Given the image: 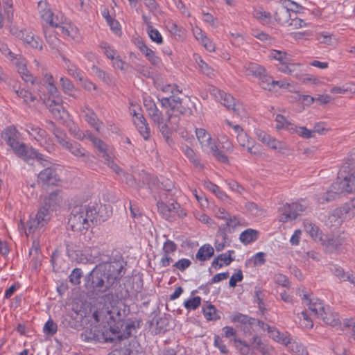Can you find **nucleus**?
Instances as JSON below:
<instances>
[{"label": "nucleus", "mask_w": 355, "mask_h": 355, "mask_svg": "<svg viewBox=\"0 0 355 355\" xmlns=\"http://www.w3.org/2000/svg\"><path fill=\"white\" fill-rule=\"evenodd\" d=\"M201 304V298L199 296L193 297L184 302V307L188 310H196Z\"/></svg>", "instance_id": "obj_53"}, {"label": "nucleus", "mask_w": 355, "mask_h": 355, "mask_svg": "<svg viewBox=\"0 0 355 355\" xmlns=\"http://www.w3.org/2000/svg\"><path fill=\"white\" fill-rule=\"evenodd\" d=\"M306 209V207L297 202L286 204L282 208V217L280 220L286 223L289 220L295 219Z\"/></svg>", "instance_id": "obj_18"}, {"label": "nucleus", "mask_w": 355, "mask_h": 355, "mask_svg": "<svg viewBox=\"0 0 355 355\" xmlns=\"http://www.w3.org/2000/svg\"><path fill=\"white\" fill-rule=\"evenodd\" d=\"M58 330L57 324L53 321V320L49 319L44 324L43 331L47 335L53 336L54 335Z\"/></svg>", "instance_id": "obj_56"}, {"label": "nucleus", "mask_w": 355, "mask_h": 355, "mask_svg": "<svg viewBox=\"0 0 355 355\" xmlns=\"http://www.w3.org/2000/svg\"><path fill=\"white\" fill-rule=\"evenodd\" d=\"M82 256H85V257H81L80 262L83 263H94L97 262H99V263H107V261H104V259L109 257L107 254H105L104 250H101L98 247L85 249Z\"/></svg>", "instance_id": "obj_17"}, {"label": "nucleus", "mask_w": 355, "mask_h": 355, "mask_svg": "<svg viewBox=\"0 0 355 355\" xmlns=\"http://www.w3.org/2000/svg\"><path fill=\"white\" fill-rule=\"evenodd\" d=\"M287 53L285 51L274 50L271 52L270 56L274 59L279 60L282 63H287L289 61Z\"/></svg>", "instance_id": "obj_58"}, {"label": "nucleus", "mask_w": 355, "mask_h": 355, "mask_svg": "<svg viewBox=\"0 0 355 355\" xmlns=\"http://www.w3.org/2000/svg\"><path fill=\"white\" fill-rule=\"evenodd\" d=\"M232 320L239 324V327L245 335H251L259 329L264 331L266 326V324L263 321L241 313L234 315Z\"/></svg>", "instance_id": "obj_7"}, {"label": "nucleus", "mask_w": 355, "mask_h": 355, "mask_svg": "<svg viewBox=\"0 0 355 355\" xmlns=\"http://www.w3.org/2000/svg\"><path fill=\"white\" fill-rule=\"evenodd\" d=\"M225 123L232 128L234 134L236 135L238 142L241 146H248L249 144L252 142V140L250 139L247 134L243 132V128L239 124L236 123V122L225 119Z\"/></svg>", "instance_id": "obj_25"}, {"label": "nucleus", "mask_w": 355, "mask_h": 355, "mask_svg": "<svg viewBox=\"0 0 355 355\" xmlns=\"http://www.w3.org/2000/svg\"><path fill=\"white\" fill-rule=\"evenodd\" d=\"M137 289L130 291L131 286V279L127 280L123 284H120L119 288L115 291L116 298L122 300H126L130 297H137L138 294L141 292L143 288V280L141 279H137L136 282Z\"/></svg>", "instance_id": "obj_15"}, {"label": "nucleus", "mask_w": 355, "mask_h": 355, "mask_svg": "<svg viewBox=\"0 0 355 355\" xmlns=\"http://www.w3.org/2000/svg\"><path fill=\"white\" fill-rule=\"evenodd\" d=\"M38 82L41 83V86H42V90H43L42 92H38L40 97H41V94H44V93H45L44 87L46 88L48 92L51 95H55L58 93V89L55 87V85H54L53 78L51 75L45 73L44 75V78H42V80L40 79H38ZM33 91L36 92V90H33Z\"/></svg>", "instance_id": "obj_26"}, {"label": "nucleus", "mask_w": 355, "mask_h": 355, "mask_svg": "<svg viewBox=\"0 0 355 355\" xmlns=\"http://www.w3.org/2000/svg\"><path fill=\"white\" fill-rule=\"evenodd\" d=\"M15 93L19 98H23L24 103L26 104H30L37 101V98L35 95L25 89H16Z\"/></svg>", "instance_id": "obj_43"}, {"label": "nucleus", "mask_w": 355, "mask_h": 355, "mask_svg": "<svg viewBox=\"0 0 355 355\" xmlns=\"http://www.w3.org/2000/svg\"><path fill=\"white\" fill-rule=\"evenodd\" d=\"M183 151L187 157L189 159V160L194 164V166L197 167L200 166L202 168V165L200 164L197 156L196 155V153L192 148L186 146L183 148Z\"/></svg>", "instance_id": "obj_52"}, {"label": "nucleus", "mask_w": 355, "mask_h": 355, "mask_svg": "<svg viewBox=\"0 0 355 355\" xmlns=\"http://www.w3.org/2000/svg\"><path fill=\"white\" fill-rule=\"evenodd\" d=\"M60 83L62 85V90L67 94L72 96L71 92L74 90L75 87L72 82L67 78L62 77L60 78Z\"/></svg>", "instance_id": "obj_54"}, {"label": "nucleus", "mask_w": 355, "mask_h": 355, "mask_svg": "<svg viewBox=\"0 0 355 355\" xmlns=\"http://www.w3.org/2000/svg\"><path fill=\"white\" fill-rule=\"evenodd\" d=\"M320 318L330 326L336 327L340 324L338 314L332 311L329 307H327V311Z\"/></svg>", "instance_id": "obj_34"}, {"label": "nucleus", "mask_w": 355, "mask_h": 355, "mask_svg": "<svg viewBox=\"0 0 355 355\" xmlns=\"http://www.w3.org/2000/svg\"><path fill=\"white\" fill-rule=\"evenodd\" d=\"M86 109L88 110V112L85 115L86 121L96 131H100L101 123L99 122L96 113L88 107H86Z\"/></svg>", "instance_id": "obj_39"}, {"label": "nucleus", "mask_w": 355, "mask_h": 355, "mask_svg": "<svg viewBox=\"0 0 355 355\" xmlns=\"http://www.w3.org/2000/svg\"><path fill=\"white\" fill-rule=\"evenodd\" d=\"M139 134L145 140H148L150 137V130L148 123H144V125H136Z\"/></svg>", "instance_id": "obj_63"}, {"label": "nucleus", "mask_w": 355, "mask_h": 355, "mask_svg": "<svg viewBox=\"0 0 355 355\" xmlns=\"http://www.w3.org/2000/svg\"><path fill=\"white\" fill-rule=\"evenodd\" d=\"M120 324L121 328H123V331H121V339H125L130 337L133 331H136L137 329L139 328V324L135 321H130L126 323L118 322L117 325Z\"/></svg>", "instance_id": "obj_33"}, {"label": "nucleus", "mask_w": 355, "mask_h": 355, "mask_svg": "<svg viewBox=\"0 0 355 355\" xmlns=\"http://www.w3.org/2000/svg\"><path fill=\"white\" fill-rule=\"evenodd\" d=\"M150 119L157 125L162 136L166 139V142L170 145L173 143V139L171 137L172 128L171 124L168 122V115L164 119L162 112L159 110L157 107H155L152 111L148 113Z\"/></svg>", "instance_id": "obj_10"}, {"label": "nucleus", "mask_w": 355, "mask_h": 355, "mask_svg": "<svg viewBox=\"0 0 355 355\" xmlns=\"http://www.w3.org/2000/svg\"><path fill=\"white\" fill-rule=\"evenodd\" d=\"M252 346L253 348L260 352L262 355H276L273 347L263 343L259 336L253 337Z\"/></svg>", "instance_id": "obj_27"}, {"label": "nucleus", "mask_w": 355, "mask_h": 355, "mask_svg": "<svg viewBox=\"0 0 355 355\" xmlns=\"http://www.w3.org/2000/svg\"><path fill=\"white\" fill-rule=\"evenodd\" d=\"M223 106L228 111L232 112L235 118H239L241 112L244 111L242 103L230 94H225L223 96Z\"/></svg>", "instance_id": "obj_21"}, {"label": "nucleus", "mask_w": 355, "mask_h": 355, "mask_svg": "<svg viewBox=\"0 0 355 355\" xmlns=\"http://www.w3.org/2000/svg\"><path fill=\"white\" fill-rule=\"evenodd\" d=\"M275 121L277 129H286L291 132L292 130L295 128V125L287 120V119L282 114H277L276 116Z\"/></svg>", "instance_id": "obj_38"}, {"label": "nucleus", "mask_w": 355, "mask_h": 355, "mask_svg": "<svg viewBox=\"0 0 355 355\" xmlns=\"http://www.w3.org/2000/svg\"><path fill=\"white\" fill-rule=\"evenodd\" d=\"M331 272L341 281H347V277L349 273L345 272L344 270L337 266H333L331 268Z\"/></svg>", "instance_id": "obj_60"}, {"label": "nucleus", "mask_w": 355, "mask_h": 355, "mask_svg": "<svg viewBox=\"0 0 355 355\" xmlns=\"http://www.w3.org/2000/svg\"><path fill=\"white\" fill-rule=\"evenodd\" d=\"M51 124L53 127L52 132L56 138L57 141L62 148H64L70 141V139L68 138L64 130H62L60 128L55 126L53 122H51Z\"/></svg>", "instance_id": "obj_37"}, {"label": "nucleus", "mask_w": 355, "mask_h": 355, "mask_svg": "<svg viewBox=\"0 0 355 355\" xmlns=\"http://www.w3.org/2000/svg\"><path fill=\"white\" fill-rule=\"evenodd\" d=\"M259 232L254 229H247L240 234L239 239L241 243L248 245L257 241L259 238Z\"/></svg>", "instance_id": "obj_35"}, {"label": "nucleus", "mask_w": 355, "mask_h": 355, "mask_svg": "<svg viewBox=\"0 0 355 355\" xmlns=\"http://www.w3.org/2000/svg\"><path fill=\"white\" fill-rule=\"evenodd\" d=\"M15 65L17 68L18 73L20 74L22 79L27 83H30L32 85V89L36 90L39 92H42V88L41 86V83L38 82V78L33 77L31 73L28 71L26 68V60L25 58L19 56L17 58L15 55Z\"/></svg>", "instance_id": "obj_11"}, {"label": "nucleus", "mask_w": 355, "mask_h": 355, "mask_svg": "<svg viewBox=\"0 0 355 355\" xmlns=\"http://www.w3.org/2000/svg\"><path fill=\"white\" fill-rule=\"evenodd\" d=\"M39 181L48 186H58L61 182L56 169L53 166L47 167L38 174Z\"/></svg>", "instance_id": "obj_19"}, {"label": "nucleus", "mask_w": 355, "mask_h": 355, "mask_svg": "<svg viewBox=\"0 0 355 355\" xmlns=\"http://www.w3.org/2000/svg\"><path fill=\"white\" fill-rule=\"evenodd\" d=\"M355 192V161L349 160L345 163L338 173V180L332 184L331 190L328 195L334 193L338 194L343 192Z\"/></svg>", "instance_id": "obj_5"}, {"label": "nucleus", "mask_w": 355, "mask_h": 355, "mask_svg": "<svg viewBox=\"0 0 355 355\" xmlns=\"http://www.w3.org/2000/svg\"><path fill=\"white\" fill-rule=\"evenodd\" d=\"M101 300L106 307L107 313L113 320H121L125 314V304L116 298L115 293H108L101 297Z\"/></svg>", "instance_id": "obj_8"}, {"label": "nucleus", "mask_w": 355, "mask_h": 355, "mask_svg": "<svg viewBox=\"0 0 355 355\" xmlns=\"http://www.w3.org/2000/svg\"><path fill=\"white\" fill-rule=\"evenodd\" d=\"M214 248L210 245H204L200 247L196 255L198 260L204 261L209 259L214 254Z\"/></svg>", "instance_id": "obj_40"}, {"label": "nucleus", "mask_w": 355, "mask_h": 355, "mask_svg": "<svg viewBox=\"0 0 355 355\" xmlns=\"http://www.w3.org/2000/svg\"><path fill=\"white\" fill-rule=\"evenodd\" d=\"M24 130L32 136L41 146L44 147L48 152L51 153L54 150V145L48 141L47 133L44 129L32 123H27L24 126Z\"/></svg>", "instance_id": "obj_13"}, {"label": "nucleus", "mask_w": 355, "mask_h": 355, "mask_svg": "<svg viewBox=\"0 0 355 355\" xmlns=\"http://www.w3.org/2000/svg\"><path fill=\"white\" fill-rule=\"evenodd\" d=\"M157 210L164 218L167 220L175 219V212L176 209L179 208V204L173 200L171 203L164 204V202H157Z\"/></svg>", "instance_id": "obj_23"}, {"label": "nucleus", "mask_w": 355, "mask_h": 355, "mask_svg": "<svg viewBox=\"0 0 355 355\" xmlns=\"http://www.w3.org/2000/svg\"><path fill=\"white\" fill-rule=\"evenodd\" d=\"M223 220L225 224L223 225V232L232 233L237 227L244 226V220L236 216H232L230 213L223 210Z\"/></svg>", "instance_id": "obj_22"}, {"label": "nucleus", "mask_w": 355, "mask_h": 355, "mask_svg": "<svg viewBox=\"0 0 355 355\" xmlns=\"http://www.w3.org/2000/svg\"><path fill=\"white\" fill-rule=\"evenodd\" d=\"M332 94L355 93V85L353 84H345L342 87H334L330 90Z\"/></svg>", "instance_id": "obj_48"}, {"label": "nucleus", "mask_w": 355, "mask_h": 355, "mask_svg": "<svg viewBox=\"0 0 355 355\" xmlns=\"http://www.w3.org/2000/svg\"><path fill=\"white\" fill-rule=\"evenodd\" d=\"M147 33L152 41L159 44L163 42L162 36L157 29L152 28L147 31Z\"/></svg>", "instance_id": "obj_62"}, {"label": "nucleus", "mask_w": 355, "mask_h": 355, "mask_svg": "<svg viewBox=\"0 0 355 355\" xmlns=\"http://www.w3.org/2000/svg\"><path fill=\"white\" fill-rule=\"evenodd\" d=\"M0 51L8 59L11 61H14V58H15V53L11 51L8 44L2 41H0Z\"/></svg>", "instance_id": "obj_59"}, {"label": "nucleus", "mask_w": 355, "mask_h": 355, "mask_svg": "<svg viewBox=\"0 0 355 355\" xmlns=\"http://www.w3.org/2000/svg\"><path fill=\"white\" fill-rule=\"evenodd\" d=\"M51 211L46 207H41L35 217H31L26 223V234L34 233L37 230L42 229L51 219Z\"/></svg>", "instance_id": "obj_9"}, {"label": "nucleus", "mask_w": 355, "mask_h": 355, "mask_svg": "<svg viewBox=\"0 0 355 355\" xmlns=\"http://www.w3.org/2000/svg\"><path fill=\"white\" fill-rule=\"evenodd\" d=\"M82 275L83 272L80 268L73 269L69 276V282L73 285L79 284L80 283Z\"/></svg>", "instance_id": "obj_57"}, {"label": "nucleus", "mask_w": 355, "mask_h": 355, "mask_svg": "<svg viewBox=\"0 0 355 355\" xmlns=\"http://www.w3.org/2000/svg\"><path fill=\"white\" fill-rule=\"evenodd\" d=\"M123 261L114 260L100 263L87 275L85 286L93 295H99L114 288L123 277Z\"/></svg>", "instance_id": "obj_1"}, {"label": "nucleus", "mask_w": 355, "mask_h": 355, "mask_svg": "<svg viewBox=\"0 0 355 355\" xmlns=\"http://www.w3.org/2000/svg\"><path fill=\"white\" fill-rule=\"evenodd\" d=\"M291 132H296L299 136L304 139H309L314 137L313 135H312V131L308 130L306 127H297L295 125V128L292 130Z\"/></svg>", "instance_id": "obj_61"}, {"label": "nucleus", "mask_w": 355, "mask_h": 355, "mask_svg": "<svg viewBox=\"0 0 355 355\" xmlns=\"http://www.w3.org/2000/svg\"><path fill=\"white\" fill-rule=\"evenodd\" d=\"M202 311L207 320H214L220 318L216 308L211 304H209L206 307H203Z\"/></svg>", "instance_id": "obj_45"}, {"label": "nucleus", "mask_w": 355, "mask_h": 355, "mask_svg": "<svg viewBox=\"0 0 355 355\" xmlns=\"http://www.w3.org/2000/svg\"><path fill=\"white\" fill-rule=\"evenodd\" d=\"M288 349L296 355H308L307 350L304 345L297 342H291L288 345Z\"/></svg>", "instance_id": "obj_50"}, {"label": "nucleus", "mask_w": 355, "mask_h": 355, "mask_svg": "<svg viewBox=\"0 0 355 355\" xmlns=\"http://www.w3.org/2000/svg\"><path fill=\"white\" fill-rule=\"evenodd\" d=\"M63 148L69 150L73 155L85 164H89L93 162L94 157L76 141L70 140Z\"/></svg>", "instance_id": "obj_16"}, {"label": "nucleus", "mask_w": 355, "mask_h": 355, "mask_svg": "<svg viewBox=\"0 0 355 355\" xmlns=\"http://www.w3.org/2000/svg\"><path fill=\"white\" fill-rule=\"evenodd\" d=\"M46 42L50 45L52 49H57L60 43V40L54 35H52L47 28L44 29Z\"/></svg>", "instance_id": "obj_46"}, {"label": "nucleus", "mask_w": 355, "mask_h": 355, "mask_svg": "<svg viewBox=\"0 0 355 355\" xmlns=\"http://www.w3.org/2000/svg\"><path fill=\"white\" fill-rule=\"evenodd\" d=\"M252 15L263 25L269 24L272 19L271 14L265 11L262 7L254 8L252 11Z\"/></svg>", "instance_id": "obj_32"}, {"label": "nucleus", "mask_w": 355, "mask_h": 355, "mask_svg": "<svg viewBox=\"0 0 355 355\" xmlns=\"http://www.w3.org/2000/svg\"><path fill=\"white\" fill-rule=\"evenodd\" d=\"M101 157L103 158L104 163L112 168L116 173L119 175L123 173V170L114 162V160L112 159L111 157L107 153H104Z\"/></svg>", "instance_id": "obj_49"}, {"label": "nucleus", "mask_w": 355, "mask_h": 355, "mask_svg": "<svg viewBox=\"0 0 355 355\" xmlns=\"http://www.w3.org/2000/svg\"><path fill=\"white\" fill-rule=\"evenodd\" d=\"M260 79V86L266 90L271 91L275 87V84H272V81H275L272 79L271 77L266 75V72L262 76V77L259 78Z\"/></svg>", "instance_id": "obj_51"}, {"label": "nucleus", "mask_w": 355, "mask_h": 355, "mask_svg": "<svg viewBox=\"0 0 355 355\" xmlns=\"http://www.w3.org/2000/svg\"><path fill=\"white\" fill-rule=\"evenodd\" d=\"M340 207L344 214V219L351 220L355 216V214L349 202L344 204Z\"/></svg>", "instance_id": "obj_64"}, {"label": "nucleus", "mask_w": 355, "mask_h": 355, "mask_svg": "<svg viewBox=\"0 0 355 355\" xmlns=\"http://www.w3.org/2000/svg\"><path fill=\"white\" fill-rule=\"evenodd\" d=\"M59 193H60V191L56 190V191H53L51 193H49V195L45 198L44 207H46L47 208H49V210H51V211H52L53 208L60 201L59 198H58Z\"/></svg>", "instance_id": "obj_41"}, {"label": "nucleus", "mask_w": 355, "mask_h": 355, "mask_svg": "<svg viewBox=\"0 0 355 355\" xmlns=\"http://www.w3.org/2000/svg\"><path fill=\"white\" fill-rule=\"evenodd\" d=\"M110 216L106 205L90 202L86 205H76L71 209L68 226L71 230L83 232L92 225L107 220Z\"/></svg>", "instance_id": "obj_2"}, {"label": "nucleus", "mask_w": 355, "mask_h": 355, "mask_svg": "<svg viewBox=\"0 0 355 355\" xmlns=\"http://www.w3.org/2000/svg\"><path fill=\"white\" fill-rule=\"evenodd\" d=\"M49 110L55 119H62V113H64L63 107L54 100L51 101L49 104Z\"/></svg>", "instance_id": "obj_47"}, {"label": "nucleus", "mask_w": 355, "mask_h": 355, "mask_svg": "<svg viewBox=\"0 0 355 355\" xmlns=\"http://www.w3.org/2000/svg\"><path fill=\"white\" fill-rule=\"evenodd\" d=\"M139 345L137 341L132 340L127 346L121 350H116L109 355H139Z\"/></svg>", "instance_id": "obj_29"}, {"label": "nucleus", "mask_w": 355, "mask_h": 355, "mask_svg": "<svg viewBox=\"0 0 355 355\" xmlns=\"http://www.w3.org/2000/svg\"><path fill=\"white\" fill-rule=\"evenodd\" d=\"M121 329L119 325L104 327L101 331L86 330L81 334V338L86 342L114 343L121 339Z\"/></svg>", "instance_id": "obj_6"}, {"label": "nucleus", "mask_w": 355, "mask_h": 355, "mask_svg": "<svg viewBox=\"0 0 355 355\" xmlns=\"http://www.w3.org/2000/svg\"><path fill=\"white\" fill-rule=\"evenodd\" d=\"M99 46L103 50V53L106 57L111 60H114V58L118 55L117 51L105 42H101Z\"/></svg>", "instance_id": "obj_44"}, {"label": "nucleus", "mask_w": 355, "mask_h": 355, "mask_svg": "<svg viewBox=\"0 0 355 355\" xmlns=\"http://www.w3.org/2000/svg\"><path fill=\"white\" fill-rule=\"evenodd\" d=\"M10 147L17 157L21 158L26 162L33 159L43 160V155L41 153H38L34 148H29L26 144L19 141V139Z\"/></svg>", "instance_id": "obj_12"}, {"label": "nucleus", "mask_w": 355, "mask_h": 355, "mask_svg": "<svg viewBox=\"0 0 355 355\" xmlns=\"http://www.w3.org/2000/svg\"><path fill=\"white\" fill-rule=\"evenodd\" d=\"M288 6L289 5L281 6L276 10L274 15V18L278 24L283 25L288 22L291 19L290 9H288Z\"/></svg>", "instance_id": "obj_31"}, {"label": "nucleus", "mask_w": 355, "mask_h": 355, "mask_svg": "<svg viewBox=\"0 0 355 355\" xmlns=\"http://www.w3.org/2000/svg\"><path fill=\"white\" fill-rule=\"evenodd\" d=\"M196 135L202 147L205 150L211 153L218 160L220 161L222 159V154H220L218 147L212 141L211 135L206 130L203 128H196Z\"/></svg>", "instance_id": "obj_14"}, {"label": "nucleus", "mask_w": 355, "mask_h": 355, "mask_svg": "<svg viewBox=\"0 0 355 355\" xmlns=\"http://www.w3.org/2000/svg\"><path fill=\"white\" fill-rule=\"evenodd\" d=\"M196 60L199 69L202 73L208 76H210L213 73L211 68L205 62H204L200 57H198Z\"/></svg>", "instance_id": "obj_55"}, {"label": "nucleus", "mask_w": 355, "mask_h": 355, "mask_svg": "<svg viewBox=\"0 0 355 355\" xmlns=\"http://www.w3.org/2000/svg\"><path fill=\"white\" fill-rule=\"evenodd\" d=\"M304 298L308 301V305L309 310L314 313L315 315L320 318L324 313L327 311V307L326 308L321 302H311V300H309L307 295H304Z\"/></svg>", "instance_id": "obj_36"}, {"label": "nucleus", "mask_w": 355, "mask_h": 355, "mask_svg": "<svg viewBox=\"0 0 355 355\" xmlns=\"http://www.w3.org/2000/svg\"><path fill=\"white\" fill-rule=\"evenodd\" d=\"M161 104L164 107H168L166 110L168 122L171 124L172 131H176L180 125V115L190 116L192 110L187 107L182 99L175 96H171L168 98H163L160 100Z\"/></svg>", "instance_id": "obj_4"}, {"label": "nucleus", "mask_w": 355, "mask_h": 355, "mask_svg": "<svg viewBox=\"0 0 355 355\" xmlns=\"http://www.w3.org/2000/svg\"><path fill=\"white\" fill-rule=\"evenodd\" d=\"M225 336L232 339L233 338V344L236 349H238L242 354L248 355L250 352V347L245 342L236 338V331L231 327H225Z\"/></svg>", "instance_id": "obj_24"}, {"label": "nucleus", "mask_w": 355, "mask_h": 355, "mask_svg": "<svg viewBox=\"0 0 355 355\" xmlns=\"http://www.w3.org/2000/svg\"><path fill=\"white\" fill-rule=\"evenodd\" d=\"M2 139L10 146L19 137V133L13 125L7 127L1 133Z\"/></svg>", "instance_id": "obj_28"}, {"label": "nucleus", "mask_w": 355, "mask_h": 355, "mask_svg": "<svg viewBox=\"0 0 355 355\" xmlns=\"http://www.w3.org/2000/svg\"><path fill=\"white\" fill-rule=\"evenodd\" d=\"M244 72L247 76H252L257 78H259L262 77V76L266 72V69L257 63L249 62L245 64Z\"/></svg>", "instance_id": "obj_30"}, {"label": "nucleus", "mask_w": 355, "mask_h": 355, "mask_svg": "<svg viewBox=\"0 0 355 355\" xmlns=\"http://www.w3.org/2000/svg\"><path fill=\"white\" fill-rule=\"evenodd\" d=\"M12 33L32 48L39 50L42 49V41L38 37H35L31 31L25 29Z\"/></svg>", "instance_id": "obj_20"}, {"label": "nucleus", "mask_w": 355, "mask_h": 355, "mask_svg": "<svg viewBox=\"0 0 355 355\" xmlns=\"http://www.w3.org/2000/svg\"><path fill=\"white\" fill-rule=\"evenodd\" d=\"M38 10L44 21L52 28L57 29V34L63 37H69L73 40L78 38V29L71 23L65 22L61 12H53L46 1L38 2Z\"/></svg>", "instance_id": "obj_3"}, {"label": "nucleus", "mask_w": 355, "mask_h": 355, "mask_svg": "<svg viewBox=\"0 0 355 355\" xmlns=\"http://www.w3.org/2000/svg\"><path fill=\"white\" fill-rule=\"evenodd\" d=\"M344 243V238L340 236H335L333 235L331 237L328 238L326 241V245L327 248L331 250H337L340 246H341Z\"/></svg>", "instance_id": "obj_42"}]
</instances>
